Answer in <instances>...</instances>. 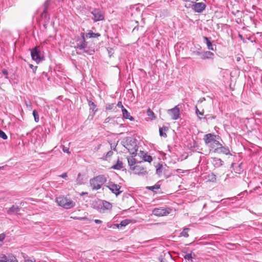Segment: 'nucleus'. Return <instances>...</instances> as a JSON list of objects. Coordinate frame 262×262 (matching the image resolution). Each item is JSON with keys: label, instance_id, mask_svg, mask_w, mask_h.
<instances>
[{"label": "nucleus", "instance_id": "50", "mask_svg": "<svg viewBox=\"0 0 262 262\" xmlns=\"http://www.w3.org/2000/svg\"><path fill=\"white\" fill-rule=\"evenodd\" d=\"M58 177L59 178H61L65 179V178H67V173H66V172H64V173H62V174H61V175H59V176H58Z\"/></svg>", "mask_w": 262, "mask_h": 262}, {"label": "nucleus", "instance_id": "44", "mask_svg": "<svg viewBox=\"0 0 262 262\" xmlns=\"http://www.w3.org/2000/svg\"><path fill=\"white\" fill-rule=\"evenodd\" d=\"M114 107V103L107 104L106 105V110H112Z\"/></svg>", "mask_w": 262, "mask_h": 262}, {"label": "nucleus", "instance_id": "54", "mask_svg": "<svg viewBox=\"0 0 262 262\" xmlns=\"http://www.w3.org/2000/svg\"><path fill=\"white\" fill-rule=\"evenodd\" d=\"M5 236L4 234H0V242H2L4 239Z\"/></svg>", "mask_w": 262, "mask_h": 262}, {"label": "nucleus", "instance_id": "60", "mask_svg": "<svg viewBox=\"0 0 262 262\" xmlns=\"http://www.w3.org/2000/svg\"><path fill=\"white\" fill-rule=\"evenodd\" d=\"M168 257H170V258L171 257V255L170 254V253H168Z\"/></svg>", "mask_w": 262, "mask_h": 262}, {"label": "nucleus", "instance_id": "51", "mask_svg": "<svg viewBox=\"0 0 262 262\" xmlns=\"http://www.w3.org/2000/svg\"><path fill=\"white\" fill-rule=\"evenodd\" d=\"M112 119V118L108 117L107 118H106L105 120H104V123H107L110 122V121L111 120V119Z\"/></svg>", "mask_w": 262, "mask_h": 262}, {"label": "nucleus", "instance_id": "56", "mask_svg": "<svg viewBox=\"0 0 262 262\" xmlns=\"http://www.w3.org/2000/svg\"><path fill=\"white\" fill-rule=\"evenodd\" d=\"M185 2H192V3H194V1H198L199 0H184Z\"/></svg>", "mask_w": 262, "mask_h": 262}, {"label": "nucleus", "instance_id": "42", "mask_svg": "<svg viewBox=\"0 0 262 262\" xmlns=\"http://www.w3.org/2000/svg\"><path fill=\"white\" fill-rule=\"evenodd\" d=\"M62 149L63 150V151L64 152H66L68 154H70V151L69 150V147H66L64 145H62Z\"/></svg>", "mask_w": 262, "mask_h": 262}, {"label": "nucleus", "instance_id": "20", "mask_svg": "<svg viewBox=\"0 0 262 262\" xmlns=\"http://www.w3.org/2000/svg\"><path fill=\"white\" fill-rule=\"evenodd\" d=\"M20 210V208L18 206L13 205L7 210V213L12 214L14 213H18Z\"/></svg>", "mask_w": 262, "mask_h": 262}, {"label": "nucleus", "instance_id": "55", "mask_svg": "<svg viewBox=\"0 0 262 262\" xmlns=\"http://www.w3.org/2000/svg\"><path fill=\"white\" fill-rule=\"evenodd\" d=\"M94 222H95V223H96V224H100V223H101V222H101V221H100V220H97V219L95 220H94Z\"/></svg>", "mask_w": 262, "mask_h": 262}, {"label": "nucleus", "instance_id": "39", "mask_svg": "<svg viewBox=\"0 0 262 262\" xmlns=\"http://www.w3.org/2000/svg\"><path fill=\"white\" fill-rule=\"evenodd\" d=\"M0 138L4 140H6L8 138L7 135L4 132L0 129Z\"/></svg>", "mask_w": 262, "mask_h": 262}, {"label": "nucleus", "instance_id": "24", "mask_svg": "<svg viewBox=\"0 0 262 262\" xmlns=\"http://www.w3.org/2000/svg\"><path fill=\"white\" fill-rule=\"evenodd\" d=\"M100 34L99 33H94L92 31H89L88 33L84 34L85 38H96L100 36Z\"/></svg>", "mask_w": 262, "mask_h": 262}, {"label": "nucleus", "instance_id": "64", "mask_svg": "<svg viewBox=\"0 0 262 262\" xmlns=\"http://www.w3.org/2000/svg\"><path fill=\"white\" fill-rule=\"evenodd\" d=\"M240 60V58H237V60L239 61Z\"/></svg>", "mask_w": 262, "mask_h": 262}, {"label": "nucleus", "instance_id": "31", "mask_svg": "<svg viewBox=\"0 0 262 262\" xmlns=\"http://www.w3.org/2000/svg\"><path fill=\"white\" fill-rule=\"evenodd\" d=\"M142 156H143L142 159L144 161L148 162L149 163H150L152 161V158L151 156H150V155H148L145 153L144 155H143Z\"/></svg>", "mask_w": 262, "mask_h": 262}, {"label": "nucleus", "instance_id": "25", "mask_svg": "<svg viewBox=\"0 0 262 262\" xmlns=\"http://www.w3.org/2000/svg\"><path fill=\"white\" fill-rule=\"evenodd\" d=\"M168 130V127L163 126L162 127L159 128V134L161 137L164 138L167 137V134L166 132Z\"/></svg>", "mask_w": 262, "mask_h": 262}, {"label": "nucleus", "instance_id": "47", "mask_svg": "<svg viewBox=\"0 0 262 262\" xmlns=\"http://www.w3.org/2000/svg\"><path fill=\"white\" fill-rule=\"evenodd\" d=\"M0 262H8L7 257L6 255L0 257Z\"/></svg>", "mask_w": 262, "mask_h": 262}, {"label": "nucleus", "instance_id": "13", "mask_svg": "<svg viewBox=\"0 0 262 262\" xmlns=\"http://www.w3.org/2000/svg\"><path fill=\"white\" fill-rule=\"evenodd\" d=\"M133 169L136 174L139 175H145L147 173L146 169L140 165L134 166Z\"/></svg>", "mask_w": 262, "mask_h": 262}, {"label": "nucleus", "instance_id": "16", "mask_svg": "<svg viewBox=\"0 0 262 262\" xmlns=\"http://www.w3.org/2000/svg\"><path fill=\"white\" fill-rule=\"evenodd\" d=\"M102 213H104L106 210H110L112 208V205L110 202L102 200Z\"/></svg>", "mask_w": 262, "mask_h": 262}, {"label": "nucleus", "instance_id": "61", "mask_svg": "<svg viewBox=\"0 0 262 262\" xmlns=\"http://www.w3.org/2000/svg\"><path fill=\"white\" fill-rule=\"evenodd\" d=\"M80 176V173H79V174H78V179H79V178Z\"/></svg>", "mask_w": 262, "mask_h": 262}, {"label": "nucleus", "instance_id": "36", "mask_svg": "<svg viewBox=\"0 0 262 262\" xmlns=\"http://www.w3.org/2000/svg\"><path fill=\"white\" fill-rule=\"evenodd\" d=\"M33 115L34 116L35 121L36 122H38L39 120V118L38 112L36 110H34L33 111Z\"/></svg>", "mask_w": 262, "mask_h": 262}, {"label": "nucleus", "instance_id": "18", "mask_svg": "<svg viewBox=\"0 0 262 262\" xmlns=\"http://www.w3.org/2000/svg\"><path fill=\"white\" fill-rule=\"evenodd\" d=\"M99 183H98V181H92L90 183V186L93 190H98L101 188V186L103 184V181H99Z\"/></svg>", "mask_w": 262, "mask_h": 262}, {"label": "nucleus", "instance_id": "45", "mask_svg": "<svg viewBox=\"0 0 262 262\" xmlns=\"http://www.w3.org/2000/svg\"><path fill=\"white\" fill-rule=\"evenodd\" d=\"M162 165L159 164V167L156 169L157 174H160L162 172Z\"/></svg>", "mask_w": 262, "mask_h": 262}, {"label": "nucleus", "instance_id": "43", "mask_svg": "<svg viewBox=\"0 0 262 262\" xmlns=\"http://www.w3.org/2000/svg\"><path fill=\"white\" fill-rule=\"evenodd\" d=\"M215 116H211L209 115H207L204 117V119H206V120H209V119H215Z\"/></svg>", "mask_w": 262, "mask_h": 262}, {"label": "nucleus", "instance_id": "38", "mask_svg": "<svg viewBox=\"0 0 262 262\" xmlns=\"http://www.w3.org/2000/svg\"><path fill=\"white\" fill-rule=\"evenodd\" d=\"M147 115L150 117L152 119H155L156 117L155 116V114L152 111H151L150 108H148L147 111Z\"/></svg>", "mask_w": 262, "mask_h": 262}, {"label": "nucleus", "instance_id": "53", "mask_svg": "<svg viewBox=\"0 0 262 262\" xmlns=\"http://www.w3.org/2000/svg\"><path fill=\"white\" fill-rule=\"evenodd\" d=\"M2 73L5 75H7L8 74V71L5 69H3L2 70Z\"/></svg>", "mask_w": 262, "mask_h": 262}, {"label": "nucleus", "instance_id": "58", "mask_svg": "<svg viewBox=\"0 0 262 262\" xmlns=\"http://www.w3.org/2000/svg\"><path fill=\"white\" fill-rule=\"evenodd\" d=\"M111 149L114 150H116V146H115V147H113L112 145H111Z\"/></svg>", "mask_w": 262, "mask_h": 262}, {"label": "nucleus", "instance_id": "7", "mask_svg": "<svg viewBox=\"0 0 262 262\" xmlns=\"http://www.w3.org/2000/svg\"><path fill=\"white\" fill-rule=\"evenodd\" d=\"M91 13L94 16L93 20L95 22L102 20L104 19V13L99 9H94Z\"/></svg>", "mask_w": 262, "mask_h": 262}, {"label": "nucleus", "instance_id": "22", "mask_svg": "<svg viewBox=\"0 0 262 262\" xmlns=\"http://www.w3.org/2000/svg\"><path fill=\"white\" fill-rule=\"evenodd\" d=\"M112 168L116 170H120L123 168V164L121 160H120L119 158L118 159L116 163L113 165Z\"/></svg>", "mask_w": 262, "mask_h": 262}, {"label": "nucleus", "instance_id": "41", "mask_svg": "<svg viewBox=\"0 0 262 262\" xmlns=\"http://www.w3.org/2000/svg\"><path fill=\"white\" fill-rule=\"evenodd\" d=\"M128 221L127 220H123L121 222V223L119 224L120 225V227H125L128 224Z\"/></svg>", "mask_w": 262, "mask_h": 262}, {"label": "nucleus", "instance_id": "4", "mask_svg": "<svg viewBox=\"0 0 262 262\" xmlns=\"http://www.w3.org/2000/svg\"><path fill=\"white\" fill-rule=\"evenodd\" d=\"M50 4V0H47L45 2L42 8V11L40 14V18L41 20L43 21V26L45 28H46V26L48 25L50 20V16L48 14V8Z\"/></svg>", "mask_w": 262, "mask_h": 262}, {"label": "nucleus", "instance_id": "12", "mask_svg": "<svg viewBox=\"0 0 262 262\" xmlns=\"http://www.w3.org/2000/svg\"><path fill=\"white\" fill-rule=\"evenodd\" d=\"M107 187L116 195H119L121 192V191H120L121 186L119 185L115 184L112 182L108 184Z\"/></svg>", "mask_w": 262, "mask_h": 262}, {"label": "nucleus", "instance_id": "32", "mask_svg": "<svg viewBox=\"0 0 262 262\" xmlns=\"http://www.w3.org/2000/svg\"><path fill=\"white\" fill-rule=\"evenodd\" d=\"M107 177L105 176L104 175H99L98 176L94 177L93 178L91 179L90 180H106Z\"/></svg>", "mask_w": 262, "mask_h": 262}, {"label": "nucleus", "instance_id": "30", "mask_svg": "<svg viewBox=\"0 0 262 262\" xmlns=\"http://www.w3.org/2000/svg\"><path fill=\"white\" fill-rule=\"evenodd\" d=\"M83 52L84 53H86L88 55H93L95 51L93 49L88 47V46H86V47L83 50Z\"/></svg>", "mask_w": 262, "mask_h": 262}, {"label": "nucleus", "instance_id": "19", "mask_svg": "<svg viewBox=\"0 0 262 262\" xmlns=\"http://www.w3.org/2000/svg\"><path fill=\"white\" fill-rule=\"evenodd\" d=\"M242 163L241 164H236L233 163L232 164V167L233 169L235 171L236 173H240L243 170V168L242 166Z\"/></svg>", "mask_w": 262, "mask_h": 262}, {"label": "nucleus", "instance_id": "40", "mask_svg": "<svg viewBox=\"0 0 262 262\" xmlns=\"http://www.w3.org/2000/svg\"><path fill=\"white\" fill-rule=\"evenodd\" d=\"M8 262H18L15 257L13 256H9L7 257Z\"/></svg>", "mask_w": 262, "mask_h": 262}, {"label": "nucleus", "instance_id": "59", "mask_svg": "<svg viewBox=\"0 0 262 262\" xmlns=\"http://www.w3.org/2000/svg\"><path fill=\"white\" fill-rule=\"evenodd\" d=\"M88 193L87 192H82L81 193V195H83L84 194H87Z\"/></svg>", "mask_w": 262, "mask_h": 262}, {"label": "nucleus", "instance_id": "48", "mask_svg": "<svg viewBox=\"0 0 262 262\" xmlns=\"http://www.w3.org/2000/svg\"><path fill=\"white\" fill-rule=\"evenodd\" d=\"M29 67L32 69L33 72L34 73H35L36 71L37 70V66H34L33 64H29Z\"/></svg>", "mask_w": 262, "mask_h": 262}, {"label": "nucleus", "instance_id": "57", "mask_svg": "<svg viewBox=\"0 0 262 262\" xmlns=\"http://www.w3.org/2000/svg\"><path fill=\"white\" fill-rule=\"evenodd\" d=\"M114 225L115 226H116V227L118 228H119V227H120V225H119V224H114Z\"/></svg>", "mask_w": 262, "mask_h": 262}, {"label": "nucleus", "instance_id": "63", "mask_svg": "<svg viewBox=\"0 0 262 262\" xmlns=\"http://www.w3.org/2000/svg\"><path fill=\"white\" fill-rule=\"evenodd\" d=\"M100 146H101V145H100H100H98V148H98V149H99V148H100Z\"/></svg>", "mask_w": 262, "mask_h": 262}, {"label": "nucleus", "instance_id": "3", "mask_svg": "<svg viewBox=\"0 0 262 262\" xmlns=\"http://www.w3.org/2000/svg\"><path fill=\"white\" fill-rule=\"evenodd\" d=\"M56 202L57 204L66 209H69L74 207L75 203L73 201L68 199L64 196H60L56 199Z\"/></svg>", "mask_w": 262, "mask_h": 262}, {"label": "nucleus", "instance_id": "5", "mask_svg": "<svg viewBox=\"0 0 262 262\" xmlns=\"http://www.w3.org/2000/svg\"><path fill=\"white\" fill-rule=\"evenodd\" d=\"M171 211V209L170 208H156L153 209L152 213L156 216H162L167 215L169 214Z\"/></svg>", "mask_w": 262, "mask_h": 262}, {"label": "nucleus", "instance_id": "17", "mask_svg": "<svg viewBox=\"0 0 262 262\" xmlns=\"http://www.w3.org/2000/svg\"><path fill=\"white\" fill-rule=\"evenodd\" d=\"M211 162L214 166L216 167H219L222 166L224 162L220 158H212L211 159Z\"/></svg>", "mask_w": 262, "mask_h": 262}, {"label": "nucleus", "instance_id": "46", "mask_svg": "<svg viewBox=\"0 0 262 262\" xmlns=\"http://www.w3.org/2000/svg\"><path fill=\"white\" fill-rule=\"evenodd\" d=\"M195 113L198 117L199 115L203 116L204 115V112H200L196 106L195 107Z\"/></svg>", "mask_w": 262, "mask_h": 262}, {"label": "nucleus", "instance_id": "15", "mask_svg": "<svg viewBox=\"0 0 262 262\" xmlns=\"http://www.w3.org/2000/svg\"><path fill=\"white\" fill-rule=\"evenodd\" d=\"M93 208L97 209L99 212L102 213V200H95L93 203Z\"/></svg>", "mask_w": 262, "mask_h": 262}, {"label": "nucleus", "instance_id": "52", "mask_svg": "<svg viewBox=\"0 0 262 262\" xmlns=\"http://www.w3.org/2000/svg\"><path fill=\"white\" fill-rule=\"evenodd\" d=\"M160 262H167L166 258L164 257H161V258H160Z\"/></svg>", "mask_w": 262, "mask_h": 262}, {"label": "nucleus", "instance_id": "9", "mask_svg": "<svg viewBox=\"0 0 262 262\" xmlns=\"http://www.w3.org/2000/svg\"><path fill=\"white\" fill-rule=\"evenodd\" d=\"M206 5L203 3L194 2L191 6L192 9L196 13H202L206 9Z\"/></svg>", "mask_w": 262, "mask_h": 262}, {"label": "nucleus", "instance_id": "28", "mask_svg": "<svg viewBox=\"0 0 262 262\" xmlns=\"http://www.w3.org/2000/svg\"><path fill=\"white\" fill-rule=\"evenodd\" d=\"M160 188V185L159 184H156L154 186H147L146 187V189L151 190L154 192H156V190L159 189Z\"/></svg>", "mask_w": 262, "mask_h": 262}, {"label": "nucleus", "instance_id": "35", "mask_svg": "<svg viewBox=\"0 0 262 262\" xmlns=\"http://www.w3.org/2000/svg\"><path fill=\"white\" fill-rule=\"evenodd\" d=\"M113 155V151L112 150L108 151L105 156L103 157V160H107L108 158H111Z\"/></svg>", "mask_w": 262, "mask_h": 262}, {"label": "nucleus", "instance_id": "21", "mask_svg": "<svg viewBox=\"0 0 262 262\" xmlns=\"http://www.w3.org/2000/svg\"><path fill=\"white\" fill-rule=\"evenodd\" d=\"M123 118L129 119L130 121H134V118L130 116L129 113L126 108H123L122 111Z\"/></svg>", "mask_w": 262, "mask_h": 262}, {"label": "nucleus", "instance_id": "11", "mask_svg": "<svg viewBox=\"0 0 262 262\" xmlns=\"http://www.w3.org/2000/svg\"><path fill=\"white\" fill-rule=\"evenodd\" d=\"M81 41L79 43H77L75 48L77 49H79L80 50L83 51L88 46V42L85 40V38L84 36V33H82L81 34Z\"/></svg>", "mask_w": 262, "mask_h": 262}, {"label": "nucleus", "instance_id": "14", "mask_svg": "<svg viewBox=\"0 0 262 262\" xmlns=\"http://www.w3.org/2000/svg\"><path fill=\"white\" fill-rule=\"evenodd\" d=\"M214 152H221L226 155L230 154V150L228 147L223 146L221 144L217 148H215Z\"/></svg>", "mask_w": 262, "mask_h": 262}, {"label": "nucleus", "instance_id": "2", "mask_svg": "<svg viewBox=\"0 0 262 262\" xmlns=\"http://www.w3.org/2000/svg\"><path fill=\"white\" fill-rule=\"evenodd\" d=\"M217 138H219L218 136L209 133L204 136V140L206 145L215 150V148L221 145V143L216 140Z\"/></svg>", "mask_w": 262, "mask_h": 262}, {"label": "nucleus", "instance_id": "8", "mask_svg": "<svg viewBox=\"0 0 262 262\" xmlns=\"http://www.w3.org/2000/svg\"><path fill=\"white\" fill-rule=\"evenodd\" d=\"M195 53L196 55L200 56L203 60L213 59L214 56V53L210 51H196Z\"/></svg>", "mask_w": 262, "mask_h": 262}, {"label": "nucleus", "instance_id": "1", "mask_svg": "<svg viewBox=\"0 0 262 262\" xmlns=\"http://www.w3.org/2000/svg\"><path fill=\"white\" fill-rule=\"evenodd\" d=\"M123 146L128 150L133 157L136 156L138 150L136 139L132 137H127L125 141L123 142Z\"/></svg>", "mask_w": 262, "mask_h": 262}, {"label": "nucleus", "instance_id": "10", "mask_svg": "<svg viewBox=\"0 0 262 262\" xmlns=\"http://www.w3.org/2000/svg\"><path fill=\"white\" fill-rule=\"evenodd\" d=\"M167 112L171 116L173 120H177L180 118V109L178 106L168 110Z\"/></svg>", "mask_w": 262, "mask_h": 262}, {"label": "nucleus", "instance_id": "6", "mask_svg": "<svg viewBox=\"0 0 262 262\" xmlns=\"http://www.w3.org/2000/svg\"><path fill=\"white\" fill-rule=\"evenodd\" d=\"M31 54L32 59L35 60L37 63L43 60V56L37 47L31 50Z\"/></svg>", "mask_w": 262, "mask_h": 262}, {"label": "nucleus", "instance_id": "27", "mask_svg": "<svg viewBox=\"0 0 262 262\" xmlns=\"http://www.w3.org/2000/svg\"><path fill=\"white\" fill-rule=\"evenodd\" d=\"M88 104L90 107V110L94 112V114L97 111V106L94 102L90 100H88Z\"/></svg>", "mask_w": 262, "mask_h": 262}, {"label": "nucleus", "instance_id": "62", "mask_svg": "<svg viewBox=\"0 0 262 262\" xmlns=\"http://www.w3.org/2000/svg\"><path fill=\"white\" fill-rule=\"evenodd\" d=\"M239 36L240 38H242V36L241 34L239 35Z\"/></svg>", "mask_w": 262, "mask_h": 262}, {"label": "nucleus", "instance_id": "29", "mask_svg": "<svg viewBox=\"0 0 262 262\" xmlns=\"http://www.w3.org/2000/svg\"><path fill=\"white\" fill-rule=\"evenodd\" d=\"M83 52L84 53H86L88 55H93L95 51L93 49L88 47V46H86V47L83 50Z\"/></svg>", "mask_w": 262, "mask_h": 262}, {"label": "nucleus", "instance_id": "34", "mask_svg": "<svg viewBox=\"0 0 262 262\" xmlns=\"http://www.w3.org/2000/svg\"><path fill=\"white\" fill-rule=\"evenodd\" d=\"M176 171L180 173V174H179V176L180 177L181 176H184V175L188 174V173H189V171L188 170H182L181 169H177Z\"/></svg>", "mask_w": 262, "mask_h": 262}, {"label": "nucleus", "instance_id": "33", "mask_svg": "<svg viewBox=\"0 0 262 262\" xmlns=\"http://www.w3.org/2000/svg\"><path fill=\"white\" fill-rule=\"evenodd\" d=\"M189 230V228H184L183 231L180 233L181 236H184L185 237H188L189 236L188 231Z\"/></svg>", "mask_w": 262, "mask_h": 262}, {"label": "nucleus", "instance_id": "23", "mask_svg": "<svg viewBox=\"0 0 262 262\" xmlns=\"http://www.w3.org/2000/svg\"><path fill=\"white\" fill-rule=\"evenodd\" d=\"M203 39L204 40L205 42L207 45L208 49L209 50L214 51L215 49H214L213 46L212 45V42L210 40V38L204 36L203 37Z\"/></svg>", "mask_w": 262, "mask_h": 262}, {"label": "nucleus", "instance_id": "26", "mask_svg": "<svg viewBox=\"0 0 262 262\" xmlns=\"http://www.w3.org/2000/svg\"><path fill=\"white\" fill-rule=\"evenodd\" d=\"M195 254L191 252L190 253H187L184 256V258L188 260H191V261H193L192 259L195 258Z\"/></svg>", "mask_w": 262, "mask_h": 262}, {"label": "nucleus", "instance_id": "37", "mask_svg": "<svg viewBox=\"0 0 262 262\" xmlns=\"http://www.w3.org/2000/svg\"><path fill=\"white\" fill-rule=\"evenodd\" d=\"M128 165L130 166V168L133 169L132 166H134L136 163L135 159L132 158L128 159Z\"/></svg>", "mask_w": 262, "mask_h": 262}, {"label": "nucleus", "instance_id": "49", "mask_svg": "<svg viewBox=\"0 0 262 262\" xmlns=\"http://www.w3.org/2000/svg\"><path fill=\"white\" fill-rule=\"evenodd\" d=\"M117 106L118 107H120L121 108L122 111L123 110V108H125L123 106V105H122V103L121 101H119L117 104Z\"/></svg>", "mask_w": 262, "mask_h": 262}]
</instances>
